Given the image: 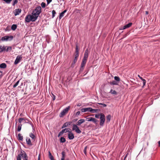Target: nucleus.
Listing matches in <instances>:
<instances>
[{"instance_id":"nucleus-1","label":"nucleus","mask_w":160,"mask_h":160,"mask_svg":"<svg viewBox=\"0 0 160 160\" xmlns=\"http://www.w3.org/2000/svg\"><path fill=\"white\" fill-rule=\"evenodd\" d=\"M88 50L87 48L85 51L84 57L81 64L80 68L79 70V72H82L84 69L88 57Z\"/></svg>"},{"instance_id":"nucleus-2","label":"nucleus","mask_w":160,"mask_h":160,"mask_svg":"<svg viewBox=\"0 0 160 160\" xmlns=\"http://www.w3.org/2000/svg\"><path fill=\"white\" fill-rule=\"evenodd\" d=\"M85 120L84 119H81L79 120L77 124V125L73 124L72 128V130H75V132L78 133H80L81 132V130L79 129V128L77 126H80L81 124L85 122Z\"/></svg>"},{"instance_id":"nucleus-3","label":"nucleus","mask_w":160,"mask_h":160,"mask_svg":"<svg viewBox=\"0 0 160 160\" xmlns=\"http://www.w3.org/2000/svg\"><path fill=\"white\" fill-rule=\"evenodd\" d=\"M21 158L22 160H28V157L26 152L23 151L21 150L20 153L19 154L17 157V160H21Z\"/></svg>"},{"instance_id":"nucleus-4","label":"nucleus","mask_w":160,"mask_h":160,"mask_svg":"<svg viewBox=\"0 0 160 160\" xmlns=\"http://www.w3.org/2000/svg\"><path fill=\"white\" fill-rule=\"evenodd\" d=\"M70 108V107L69 106L64 109L60 113L59 115L60 117H62L64 116L67 113H68Z\"/></svg>"},{"instance_id":"nucleus-5","label":"nucleus","mask_w":160,"mask_h":160,"mask_svg":"<svg viewBox=\"0 0 160 160\" xmlns=\"http://www.w3.org/2000/svg\"><path fill=\"white\" fill-rule=\"evenodd\" d=\"M41 8L40 6H38L34 10H33L32 12L34 14H35L39 16L41 12Z\"/></svg>"},{"instance_id":"nucleus-6","label":"nucleus","mask_w":160,"mask_h":160,"mask_svg":"<svg viewBox=\"0 0 160 160\" xmlns=\"http://www.w3.org/2000/svg\"><path fill=\"white\" fill-rule=\"evenodd\" d=\"M12 36H6L2 37V38L1 40L2 41H10L12 40L13 38Z\"/></svg>"},{"instance_id":"nucleus-7","label":"nucleus","mask_w":160,"mask_h":160,"mask_svg":"<svg viewBox=\"0 0 160 160\" xmlns=\"http://www.w3.org/2000/svg\"><path fill=\"white\" fill-rule=\"evenodd\" d=\"M31 21L34 22L37 19V18L38 17V16L36 15L35 14H34L33 13H32V15H31Z\"/></svg>"},{"instance_id":"nucleus-8","label":"nucleus","mask_w":160,"mask_h":160,"mask_svg":"<svg viewBox=\"0 0 160 160\" xmlns=\"http://www.w3.org/2000/svg\"><path fill=\"white\" fill-rule=\"evenodd\" d=\"M22 58V57L20 55H18L17 56L14 62V64L16 65L18 63Z\"/></svg>"},{"instance_id":"nucleus-9","label":"nucleus","mask_w":160,"mask_h":160,"mask_svg":"<svg viewBox=\"0 0 160 160\" xmlns=\"http://www.w3.org/2000/svg\"><path fill=\"white\" fill-rule=\"evenodd\" d=\"M132 25V23L131 22L125 25L124 26L121 27L119 29L120 30H124L126 29V28H128L130 27Z\"/></svg>"},{"instance_id":"nucleus-10","label":"nucleus","mask_w":160,"mask_h":160,"mask_svg":"<svg viewBox=\"0 0 160 160\" xmlns=\"http://www.w3.org/2000/svg\"><path fill=\"white\" fill-rule=\"evenodd\" d=\"M74 135L71 132H69L68 134V138L70 140H72L74 138Z\"/></svg>"},{"instance_id":"nucleus-11","label":"nucleus","mask_w":160,"mask_h":160,"mask_svg":"<svg viewBox=\"0 0 160 160\" xmlns=\"http://www.w3.org/2000/svg\"><path fill=\"white\" fill-rule=\"evenodd\" d=\"M21 9L19 8L16 9L14 11V13L15 16L18 15L21 13Z\"/></svg>"},{"instance_id":"nucleus-12","label":"nucleus","mask_w":160,"mask_h":160,"mask_svg":"<svg viewBox=\"0 0 160 160\" xmlns=\"http://www.w3.org/2000/svg\"><path fill=\"white\" fill-rule=\"evenodd\" d=\"M25 21L27 22H29L31 21V15H29L26 16L25 18Z\"/></svg>"},{"instance_id":"nucleus-13","label":"nucleus","mask_w":160,"mask_h":160,"mask_svg":"<svg viewBox=\"0 0 160 160\" xmlns=\"http://www.w3.org/2000/svg\"><path fill=\"white\" fill-rule=\"evenodd\" d=\"M26 142L27 145L29 146H31L32 144L31 142L30 138L29 137H26Z\"/></svg>"},{"instance_id":"nucleus-14","label":"nucleus","mask_w":160,"mask_h":160,"mask_svg":"<svg viewBox=\"0 0 160 160\" xmlns=\"http://www.w3.org/2000/svg\"><path fill=\"white\" fill-rule=\"evenodd\" d=\"M71 123V122H66V123H65L62 126V128H64L67 127L69 126H70Z\"/></svg>"},{"instance_id":"nucleus-15","label":"nucleus","mask_w":160,"mask_h":160,"mask_svg":"<svg viewBox=\"0 0 160 160\" xmlns=\"http://www.w3.org/2000/svg\"><path fill=\"white\" fill-rule=\"evenodd\" d=\"M66 153L64 151H62L61 154H62V158H61V160H65V158L66 156Z\"/></svg>"},{"instance_id":"nucleus-16","label":"nucleus","mask_w":160,"mask_h":160,"mask_svg":"<svg viewBox=\"0 0 160 160\" xmlns=\"http://www.w3.org/2000/svg\"><path fill=\"white\" fill-rule=\"evenodd\" d=\"M67 11V10H65L63 11L61 13H60L59 17V19H61V18L64 16V13L66 12Z\"/></svg>"},{"instance_id":"nucleus-17","label":"nucleus","mask_w":160,"mask_h":160,"mask_svg":"<svg viewBox=\"0 0 160 160\" xmlns=\"http://www.w3.org/2000/svg\"><path fill=\"white\" fill-rule=\"evenodd\" d=\"M90 108H82L81 109V111L82 112H89Z\"/></svg>"},{"instance_id":"nucleus-18","label":"nucleus","mask_w":160,"mask_h":160,"mask_svg":"<svg viewBox=\"0 0 160 160\" xmlns=\"http://www.w3.org/2000/svg\"><path fill=\"white\" fill-rule=\"evenodd\" d=\"M89 109H90L89 112H92V113L97 112H98V111L99 110L98 109H93L91 108H90Z\"/></svg>"},{"instance_id":"nucleus-19","label":"nucleus","mask_w":160,"mask_h":160,"mask_svg":"<svg viewBox=\"0 0 160 160\" xmlns=\"http://www.w3.org/2000/svg\"><path fill=\"white\" fill-rule=\"evenodd\" d=\"M23 139V136L20 133H19L18 135V139L19 141H22Z\"/></svg>"},{"instance_id":"nucleus-20","label":"nucleus","mask_w":160,"mask_h":160,"mask_svg":"<svg viewBox=\"0 0 160 160\" xmlns=\"http://www.w3.org/2000/svg\"><path fill=\"white\" fill-rule=\"evenodd\" d=\"M29 136L32 140H35L36 137L32 133V132L29 134Z\"/></svg>"},{"instance_id":"nucleus-21","label":"nucleus","mask_w":160,"mask_h":160,"mask_svg":"<svg viewBox=\"0 0 160 160\" xmlns=\"http://www.w3.org/2000/svg\"><path fill=\"white\" fill-rule=\"evenodd\" d=\"M105 119H100V125L101 126H103L104 123L105 121Z\"/></svg>"},{"instance_id":"nucleus-22","label":"nucleus","mask_w":160,"mask_h":160,"mask_svg":"<svg viewBox=\"0 0 160 160\" xmlns=\"http://www.w3.org/2000/svg\"><path fill=\"white\" fill-rule=\"evenodd\" d=\"M6 50V47L4 46H0V52H2Z\"/></svg>"},{"instance_id":"nucleus-23","label":"nucleus","mask_w":160,"mask_h":160,"mask_svg":"<svg viewBox=\"0 0 160 160\" xmlns=\"http://www.w3.org/2000/svg\"><path fill=\"white\" fill-rule=\"evenodd\" d=\"M7 67V65L5 63H2L0 64V68H5Z\"/></svg>"},{"instance_id":"nucleus-24","label":"nucleus","mask_w":160,"mask_h":160,"mask_svg":"<svg viewBox=\"0 0 160 160\" xmlns=\"http://www.w3.org/2000/svg\"><path fill=\"white\" fill-rule=\"evenodd\" d=\"M111 116L110 115H108L106 117V119L107 122H110Z\"/></svg>"},{"instance_id":"nucleus-25","label":"nucleus","mask_w":160,"mask_h":160,"mask_svg":"<svg viewBox=\"0 0 160 160\" xmlns=\"http://www.w3.org/2000/svg\"><path fill=\"white\" fill-rule=\"evenodd\" d=\"M110 83L111 85H118V82L115 81H113L112 82H110Z\"/></svg>"},{"instance_id":"nucleus-26","label":"nucleus","mask_w":160,"mask_h":160,"mask_svg":"<svg viewBox=\"0 0 160 160\" xmlns=\"http://www.w3.org/2000/svg\"><path fill=\"white\" fill-rule=\"evenodd\" d=\"M22 126V125L21 123H18L17 129V131L18 132H20L21 131V129Z\"/></svg>"},{"instance_id":"nucleus-27","label":"nucleus","mask_w":160,"mask_h":160,"mask_svg":"<svg viewBox=\"0 0 160 160\" xmlns=\"http://www.w3.org/2000/svg\"><path fill=\"white\" fill-rule=\"evenodd\" d=\"M110 93L114 95H117V92L115 90H113L112 89H111Z\"/></svg>"},{"instance_id":"nucleus-28","label":"nucleus","mask_w":160,"mask_h":160,"mask_svg":"<svg viewBox=\"0 0 160 160\" xmlns=\"http://www.w3.org/2000/svg\"><path fill=\"white\" fill-rule=\"evenodd\" d=\"M60 142L62 143H64L65 142L66 139L63 137H61L60 140Z\"/></svg>"},{"instance_id":"nucleus-29","label":"nucleus","mask_w":160,"mask_h":160,"mask_svg":"<svg viewBox=\"0 0 160 160\" xmlns=\"http://www.w3.org/2000/svg\"><path fill=\"white\" fill-rule=\"evenodd\" d=\"M23 120L28 121L27 119H25V118H19L18 120L19 123H21V122Z\"/></svg>"},{"instance_id":"nucleus-30","label":"nucleus","mask_w":160,"mask_h":160,"mask_svg":"<svg viewBox=\"0 0 160 160\" xmlns=\"http://www.w3.org/2000/svg\"><path fill=\"white\" fill-rule=\"evenodd\" d=\"M79 50L78 48V47L77 45H76V49H75V53H78V54H79Z\"/></svg>"},{"instance_id":"nucleus-31","label":"nucleus","mask_w":160,"mask_h":160,"mask_svg":"<svg viewBox=\"0 0 160 160\" xmlns=\"http://www.w3.org/2000/svg\"><path fill=\"white\" fill-rule=\"evenodd\" d=\"M17 28V26L16 24H13L11 27V29L13 30H15Z\"/></svg>"},{"instance_id":"nucleus-32","label":"nucleus","mask_w":160,"mask_h":160,"mask_svg":"<svg viewBox=\"0 0 160 160\" xmlns=\"http://www.w3.org/2000/svg\"><path fill=\"white\" fill-rule=\"evenodd\" d=\"M91 121L92 122L96 124L97 122L98 121V120L95 118L92 117Z\"/></svg>"},{"instance_id":"nucleus-33","label":"nucleus","mask_w":160,"mask_h":160,"mask_svg":"<svg viewBox=\"0 0 160 160\" xmlns=\"http://www.w3.org/2000/svg\"><path fill=\"white\" fill-rule=\"evenodd\" d=\"M114 79L116 81L118 82L120 81V78L119 77L115 76L114 77Z\"/></svg>"},{"instance_id":"nucleus-34","label":"nucleus","mask_w":160,"mask_h":160,"mask_svg":"<svg viewBox=\"0 0 160 160\" xmlns=\"http://www.w3.org/2000/svg\"><path fill=\"white\" fill-rule=\"evenodd\" d=\"M68 128H66L64 129H63L62 130L63 133H66L67 132H69L70 131H69Z\"/></svg>"},{"instance_id":"nucleus-35","label":"nucleus","mask_w":160,"mask_h":160,"mask_svg":"<svg viewBox=\"0 0 160 160\" xmlns=\"http://www.w3.org/2000/svg\"><path fill=\"white\" fill-rule=\"evenodd\" d=\"M56 12L55 10H53L52 11V18H53L55 16V15L56 14Z\"/></svg>"},{"instance_id":"nucleus-36","label":"nucleus","mask_w":160,"mask_h":160,"mask_svg":"<svg viewBox=\"0 0 160 160\" xmlns=\"http://www.w3.org/2000/svg\"><path fill=\"white\" fill-rule=\"evenodd\" d=\"M49 158L51 159V160L52 159L54 158L53 156L52 155L50 151L49 152Z\"/></svg>"},{"instance_id":"nucleus-37","label":"nucleus","mask_w":160,"mask_h":160,"mask_svg":"<svg viewBox=\"0 0 160 160\" xmlns=\"http://www.w3.org/2000/svg\"><path fill=\"white\" fill-rule=\"evenodd\" d=\"M18 2V0H13L12 6H14L16 4H17Z\"/></svg>"},{"instance_id":"nucleus-38","label":"nucleus","mask_w":160,"mask_h":160,"mask_svg":"<svg viewBox=\"0 0 160 160\" xmlns=\"http://www.w3.org/2000/svg\"><path fill=\"white\" fill-rule=\"evenodd\" d=\"M20 81V80H18L13 85V88H15L18 85V83H19Z\"/></svg>"},{"instance_id":"nucleus-39","label":"nucleus","mask_w":160,"mask_h":160,"mask_svg":"<svg viewBox=\"0 0 160 160\" xmlns=\"http://www.w3.org/2000/svg\"><path fill=\"white\" fill-rule=\"evenodd\" d=\"M6 48L7 47V48L6 49V51L7 52H8L9 50H10L12 49V48L11 46L9 47H6Z\"/></svg>"},{"instance_id":"nucleus-40","label":"nucleus","mask_w":160,"mask_h":160,"mask_svg":"<svg viewBox=\"0 0 160 160\" xmlns=\"http://www.w3.org/2000/svg\"><path fill=\"white\" fill-rule=\"evenodd\" d=\"M41 5L42 8H45L46 6V3L44 2H42L41 4Z\"/></svg>"},{"instance_id":"nucleus-41","label":"nucleus","mask_w":160,"mask_h":160,"mask_svg":"<svg viewBox=\"0 0 160 160\" xmlns=\"http://www.w3.org/2000/svg\"><path fill=\"white\" fill-rule=\"evenodd\" d=\"M100 119H105V116L104 114L102 113L100 114Z\"/></svg>"},{"instance_id":"nucleus-42","label":"nucleus","mask_w":160,"mask_h":160,"mask_svg":"<svg viewBox=\"0 0 160 160\" xmlns=\"http://www.w3.org/2000/svg\"><path fill=\"white\" fill-rule=\"evenodd\" d=\"M78 58H77L76 57H74V58L73 60V64H74L75 63H76L77 61Z\"/></svg>"},{"instance_id":"nucleus-43","label":"nucleus","mask_w":160,"mask_h":160,"mask_svg":"<svg viewBox=\"0 0 160 160\" xmlns=\"http://www.w3.org/2000/svg\"><path fill=\"white\" fill-rule=\"evenodd\" d=\"M92 118V117H91L88 118L86 119V120L88 121L91 122Z\"/></svg>"},{"instance_id":"nucleus-44","label":"nucleus","mask_w":160,"mask_h":160,"mask_svg":"<svg viewBox=\"0 0 160 160\" xmlns=\"http://www.w3.org/2000/svg\"><path fill=\"white\" fill-rule=\"evenodd\" d=\"M142 80L143 81V86H142V87H143L145 85L146 83V81L144 79H143Z\"/></svg>"},{"instance_id":"nucleus-45","label":"nucleus","mask_w":160,"mask_h":160,"mask_svg":"<svg viewBox=\"0 0 160 160\" xmlns=\"http://www.w3.org/2000/svg\"><path fill=\"white\" fill-rule=\"evenodd\" d=\"M63 131H62V130L60 131L59 133H58V137H60V136L62 135L64 133L63 132Z\"/></svg>"},{"instance_id":"nucleus-46","label":"nucleus","mask_w":160,"mask_h":160,"mask_svg":"<svg viewBox=\"0 0 160 160\" xmlns=\"http://www.w3.org/2000/svg\"><path fill=\"white\" fill-rule=\"evenodd\" d=\"M98 104L99 105H102L103 106V107H106L107 106V105L105 104H103L102 103H98Z\"/></svg>"},{"instance_id":"nucleus-47","label":"nucleus","mask_w":160,"mask_h":160,"mask_svg":"<svg viewBox=\"0 0 160 160\" xmlns=\"http://www.w3.org/2000/svg\"><path fill=\"white\" fill-rule=\"evenodd\" d=\"M95 116L96 118H99L100 115L99 114H96L95 115Z\"/></svg>"},{"instance_id":"nucleus-48","label":"nucleus","mask_w":160,"mask_h":160,"mask_svg":"<svg viewBox=\"0 0 160 160\" xmlns=\"http://www.w3.org/2000/svg\"><path fill=\"white\" fill-rule=\"evenodd\" d=\"M87 147H85V148H84V154L86 155V153H87V152H86V150H87Z\"/></svg>"},{"instance_id":"nucleus-49","label":"nucleus","mask_w":160,"mask_h":160,"mask_svg":"<svg viewBox=\"0 0 160 160\" xmlns=\"http://www.w3.org/2000/svg\"><path fill=\"white\" fill-rule=\"evenodd\" d=\"M52 1V0H47V4H49Z\"/></svg>"},{"instance_id":"nucleus-50","label":"nucleus","mask_w":160,"mask_h":160,"mask_svg":"<svg viewBox=\"0 0 160 160\" xmlns=\"http://www.w3.org/2000/svg\"><path fill=\"white\" fill-rule=\"evenodd\" d=\"M2 72L0 71V78H1L3 76Z\"/></svg>"},{"instance_id":"nucleus-51","label":"nucleus","mask_w":160,"mask_h":160,"mask_svg":"<svg viewBox=\"0 0 160 160\" xmlns=\"http://www.w3.org/2000/svg\"><path fill=\"white\" fill-rule=\"evenodd\" d=\"M79 55V54L78 53H75V57H76L77 58H78V57Z\"/></svg>"},{"instance_id":"nucleus-52","label":"nucleus","mask_w":160,"mask_h":160,"mask_svg":"<svg viewBox=\"0 0 160 160\" xmlns=\"http://www.w3.org/2000/svg\"><path fill=\"white\" fill-rule=\"evenodd\" d=\"M80 111H78V112H77L76 113V115L77 116H78V115H79V114H80Z\"/></svg>"},{"instance_id":"nucleus-53","label":"nucleus","mask_w":160,"mask_h":160,"mask_svg":"<svg viewBox=\"0 0 160 160\" xmlns=\"http://www.w3.org/2000/svg\"><path fill=\"white\" fill-rule=\"evenodd\" d=\"M138 77H139V78L142 80L143 79V78L142 77H140V76L139 75H138Z\"/></svg>"},{"instance_id":"nucleus-54","label":"nucleus","mask_w":160,"mask_h":160,"mask_svg":"<svg viewBox=\"0 0 160 160\" xmlns=\"http://www.w3.org/2000/svg\"><path fill=\"white\" fill-rule=\"evenodd\" d=\"M158 146L160 147V140L158 142Z\"/></svg>"},{"instance_id":"nucleus-55","label":"nucleus","mask_w":160,"mask_h":160,"mask_svg":"<svg viewBox=\"0 0 160 160\" xmlns=\"http://www.w3.org/2000/svg\"><path fill=\"white\" fill-rule=\"evenodd\" d=\"M145 13L146 14H148V12L147 11H146Z\"/></svg>"},{"instance_id":"nucleus-56","label":"nucleus","mask_w":160,"mask_h":160,"mask_svg":"<svg viewBox=\"0 0 160 160\" xmlns=\"http://www.w3.org/2000/svg\"><path fill=\"white\" fill-rule=\"evenodd\" d=\"M53 97H54L53 98V100H54L55 99V96L54 95H53Z\"/></svg>"},{"instance_id":"nucleus-57","label":"nucleus","mask_w":160,"mask_h":160,"mask_svg":"<svg viewBox=\"0 0 160 160\" xmlns=\"http://www.w3.org/2000/svg\"><path fill=\"white\" fill-rule=\"evenodd\" d=\"M40 158L39 156L38 157V160H40Z\"/></svg>"},{"instance_id":"nucleus-58","label":"nucleus","mask_w":160,"mask_h":160,"mask_svg":"<svg viewBox=\"0 0 160 160\" xmlns=\"http://www.w3.org/2000/svg\"><path fill=\"white\" fill-rule=\"evenodd\" d=\"M127 36V34H125L124 35V37H126Z\"/></svg>"},{"instance_id":"nucleus-59","label":"nucleus","mask_w":160,"mask_h":160,"mask_svg":"<svg viewBox=\"0 0 160 160\" xmlns=\"http://www.w3.org/2000/svg\"><path fill=\"white\" fill-rule=\"evenodd\" d=\"M31 125H32V129H33V130H34V129H33V124H31Z\"/></svg>"},{"instance_id":"nucleus-60","label":"nucleus","mask_w":160,"mask_h":160,"mask_svg":"<svg viewBox=\"0 0 160 160\" xmlns=\"http://www.w3.org/2000/svg\"><path fill=\"white\" fill-rule=\"evenodd\" d=\"M127 155H126V156L125 157H124V159H125V158L127 157Z\"/></svg>"},{"instance_id":"nucleus-61","label":"nucleus","mask_w":160,"mask_h":160,"mask_svg":"<svg viewBox=\"0 0 160 160\" xmlns=\"http://www.w3.org/2000/svg\"><path fill=\"white\" fill-rule=\"evenodd\" d=\"M77 106H80V104H78V105H77Z\"/></svg>"},{"instance_id":"nucleus-62","label":"nucleus","mask_w":160,"mask_h":160,"mask_svg":"<svg viewBox=\"0 0 160 160\" xmlns=\"http://www.w3.org/2000/svg\"><path fill=\"white\" fill-rule=\"evenodd\" d=\"M65 160H69L68 158H67Z\"/></svg>"},{"instance_id":"nucleus-63","label":"nucleus","mask_w":160,"mask_h":160,"mask_svg":"<svg viewBox=\"0 0 160 160\" xmlns=\"http://www.w3.org/2000/svg\"><path fill=\"white\" fill-rule=\"evenodd\" d=\"M1 8V7H0V8Z\"/></svg>"}]
</instances>
